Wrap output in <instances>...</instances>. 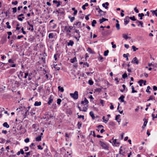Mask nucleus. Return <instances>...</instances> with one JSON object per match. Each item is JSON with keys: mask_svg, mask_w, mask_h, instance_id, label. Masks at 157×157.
I'll use <instances>...</instances> for the list:
<instances>
[{"mask_svg": "<svg viewBox=\"0 0 157 157\" xmlns=\"http://www.w3.org/2000/svg\"><path fill=\"white\" fill-rule=\"evenodd\" d=\"M49 101L48 102V104L49 105H50L52 103L53 101V99L52 98V95H51L48 98Z\"/></svg>", "mask_w": 157, "mask_h": 157, "instance_id": "nucleus-8", "label": "nucleus"}, {"mask_svg": "<svg viewBox=\"0 0 157 157\" xmlns=\"http://www.w3.org/2000/svg\"><path fill=\"white\" fill-rule=\"evenodd\" d=\"M6 24L7 25V28L9 29L11 28V26L10 25V23L9 22H6Z\"/></svg>", "mask_w": 157, "mask_h": 157, "instance_id": "nucleus-46", "label": "nucleus"}, {"mask_svg": "<svg viewBox=\"0 0 157 157\" xmlns=\"http://www.w3.org/2000/svg\"><path fill=\"white\" fill-rule=\"evenodd\" d=\"M25 17H17L18 19L20 21H22L23 19H25Z\"/></svg>", "mask_w": 157, "mask_h": 157, "instance_id": "nucleus-36", "label": "nucleus"}, {"mask_svg": "<svg viewBox=\"0 0 157 157\" xmlns=\"http://www.w3.org/2000/svg\"><path fill=\"white\" fill-rule=\"evenodd\" d=\"M105 13H100V14H98L97 15V16H100L101 17V16H105Z\"/></svg>", "mask_w": 157, "mask_h": 157, "instance_id": "nucleus-59", "label": "nucleus"}, {"mask_svg": "<svg viewBox=\"0 0 157 157\" xmlns=\"http://www.w3.org/2000/svg\"><path fill=\"white\" fill-rule=\"evenodd\" d=\"M69 28L70 27H68V26H65L64 27V30L67 33V35H68L70 36H71V34L70 33L71 32V31L69 29Z\"/></svg>", "mask_w": 157, "mask_h": 157, "instance_id": "nucleus-3", "label": "nucleus"}, {"mask_svg": "<svg viewBox=\"0 0 157 157\" xmlns=\"http://www.w3.org/2000/svg\"><path fill=\"white\" fill-rule=\"evenodd\" d=\"M20 153L22 155H23L25 153L24 151L22 149H20Z\"/></svg>", "mask_w": 157, "mask_h": 157, "instance_id": "nucleus-63", "label": "nucleus"}, {"mask_svg": "<svg viewBox=\"0 0 157 157\" xmlns=\"http://www.w3.org/2000/svg\"><path fill=\"white\" fill-rule=\"evenodd\" d=\"M81 36L80 35H77V36H75L74 37L77 40V41H78L79 40V38Z\"/></svg>", "mask_w": 157, "mask_h": 157, "instance_id": "nucleus-50", "label": "nucleus"}, {"mask_svg": "<svg viewBox=\"0 0 157 157\" xmlns=\"http://www.w3.org/2000/svg\"><path fill=\"white\" fill-rule=\"evenodd\" d=\"M116 27L118 30L120 29V25L118 23H117L116 24Z\"/></svg>", "mask_w": 157, "mask_h": 157, "instance_id": "nucleus-38", "label": "nucleus"}, {"mask_svg": "<svg viewBox=\"0 0 157 157\" xmlns=\"http://www.w3.org/2000/svg\"><path fill=\"white\" fill-rule=\"evenodd\" d=\"M8 63H14V61L12 59H10L8 60Z\"/></svg>", "mask_w": 157, "mask_h": 157, "instance_id": "nucleus-44", "label": "nucleus"}, {"mask_svg": "<svg viewBox=\"0 0 157 157\" xmlns=\"http://www.w3.org/2000/svg\"><path fill=\"white\" fill-rule=\"evenodd\" d=\"M48 37L49 38H52L54 37V35L53 33H50L48 35Z\"/></svg>", "mask_w": 157, "mask_h": 157, "instance_id": "nucleus-24", "label": "nucleus"}, {"mask_svg": "<svg viewBox=\"0 0 157 157\" xmlns=\"http://www.w3.org/2000/svg\"><path fill=\"white\" fill-rule=\"evenodd\" d=\"M113 146H117L119 145V144H120V143L119 142H117V139H115L113 140Z\"/></svg>", "mask_w": 157, "mask_h": 157, "instance_id": "nucleus-7", "label": "nucleus"}, {"mask_svg": "<svg viewBox=\"0 0 157 157\" xmlns=\"http://www.w3.org/2000/svg\"><path fill=\"white\" fill-rule=\"evenodd\" d=\"M59 90L61 92H63L64 91V89L63 87H61L59 86L58 87Z\"/></svg>", "mask_w": 157, "mask_h": 157, "instance_id": "nucleus-25", "label": "nucleus"}, {"mask_svg": "<svg viewBox=\"0 0 157 157\" xmlns=\"http://www.w3.org/2000/svg\"><path fill=\"white\" fill-rule=\"evenodd\" d=\"M109 52V51L108 50H107L105 51L104 52V55L105 56H106L108 55V54Z\"/></svg>", "mask_w": 157, "mask_h": 157, "instance_id": "nucleus-35", "label": "nucleus"}, {"mask_svg": "<svg viewBox=\"0 0 157 157\" xmlns=\"http://www.w3.org/2000/svg\"><path fill=\"white\" fill-rule=\"evenodd\" d=\"M128 76H127V74L126 73H124V74H123L122 75V78H125L127 77Z\"/></svg>", "mask_w": 157, "mask_h": 157, "instance_id": "nucleus-53", "label": "nucleus"}, {"mask_svg": "<svg viewBox=\"0 0 157 157\" xmlns=\"http://www.w3.org/2000/svg\"><path fill=\"white\" fill-rule=\"evenodd\" d=\"M105 117L103 116V117H102V119L103 120V121L104 122H105V123H106L108 121L109 119H108L107 120H105Z\"/></svg>", "mask_w": 157, "mask_h": 157, "instance_id": "nucleus-55", "label": "nucleus"}, {"mask_svg": "<svg viewBox=\"0 0 157 157\" xmlns=\"http://www.w3.org/2000/svg\"><path fill=\"white\" fill-rule=\"evenodd\" d=\"M144 82V80L142 79L138 81V83H139L140 86H142V84Z\"/></svg>", "mask_w": 157, "mask_h": 157, "instance_id": "nucleus-31", "label": "nucleus"}, {"mask_svg": "<svg viewBox=\"0 0 157 157\" xmlns=\"http://www.w3.org/2000/svg\"><path fill=\"white\" fill-rule=\"evenodd\" d=\"M29 141V139L28 138H26V139L25 140V142L26 143H28Z\"/></svg>", "mask_w": 157, "mask_h": 157, "instance_id": "nucleus-64", "label": "nucleus"}, {"mask_svg": "<svg viewBox=\"0 0 157 157\" xmlns=\"http://www.w3.org/2000/svg\"><path fill=\"white\" fill-rule=\"evenodd\" d=\"M0 140H1L0 143L1 144L4 143L5 140V139L2 138H0Z\"/></svg>", "mask_w": 157, "mask_h": 157, "instance_id": "nucleus-40", "label": "nucleus"}, {"mask_svg": "<svg viewBox=\"0 0 157 157\" xmlns=\"http://www.w3.org/2000/svg\"><path fill=\"white\" fill-rule=\"evenodd\" d=\"M56 27H57V25H56V24H53V25L52 27V28L53 29H55L56 28Z\"/></svg>", "mask_w": 157, "mask_h": 157, "instance_id": "nucleus-61", "label": "nucleus"}, {"mask_svg": "<svg viewBox=\"0 0 157 157\" xmlns=\"http://www.w3.org/2000/svg\"><path fill=\"white\" fill-rule=\"evenodd\" d=\"M151 12L153 15L155 14L156 13L157 11V9L155 10H151Z\"/></svg>", "mask_w": 157, "mask_h": 157, "instance_id": "nucleus-49", "label": "nucleus"}, {"mask_svg": "<svg viewBox=\"0 0 157 157\" xmlns=\"http://www.w3.org/2000/svg\"><path fill=\"white\" fill-rule=\"evenodd\" d=\"M77 61L76 58V57H75L73 59H70V62L72 63H75L76 61Z\"/></svg>", "mask_w": 157, "mask_h": 157, "instance_id": "nucleus-23", "label": "nucleus"}, {"mask_svg": "<svg viewBox=\"0 0 157 157\" xmlns=\"http://www.w3.org/2000/svg\"><path fill=\"white\" fill-rule=\"evenodd\" d=\"M81 22H76L75 23H74V26H77V27H76V28H81Z\"/></svg>", "mask_w": 157, "mask_h": 157, "instance_id": "nucleus-6", "label": "nucleus"}, {"mask_svg": "<svg viewBox=\"0 0 157 157\" xmlns=\"http://www.w3.org/2000/svg\"><path fill=\"white\" fill-rule=\"evenodd\" d=\"M144 16V14L143 13H139L138 14V16L140 17V19L142 20L143 19V17Z\"/></svg>", "mask_w": 157, "mask_h": 157, "instance_id": "nucleus-30", "label": "nucleus"}, {"mask_svg": "<svg viewBox=\"0 0 157 157\" xmlns=\"http://www.w3.org/2000/svg\"><path fill=\"white\" fill-rule=\"evenodd\" d=\"M68 18L70 19V21L71 22H72L75 19V17H71L70 16H68Z\"/></svg>", "mask_w": 157, "mask_h": 157, "instance_id": "nucleus-27", "label": "nucleus"}, {"mask_svg": "<svg viewBox=\"0 0 157 157\" xmlns=\"http://www.w3.org/2000/svg\"><path fill=\"white\" fill-rule=\"evenodd\" d=\"M16 71V70L15 69L12 68L9 70V73L10 74H12L15 72Z\"/></svg>", "mask_w": 157, "mask_h": 157, "instance_id": "nucleus-11", "label": "nucleus"}, {"mask_svg": "<svg viewBox=\"0 0 157 157\" xmlns=\"http://www.w3.org/2000/svg\"><path fill=\"white\" fill-rule=\"evenodd\" d=\"M124 95H122L120 97H119V100H121V102H124Z\"/></svg>", "mask_w": 157, "mask_h": 157, "instance_id": "nucleus-20", "label": "nucleus"}, {"mask_svg": "<svg viewBox=\"0 0 157 157\" xmlns=\"http://www.w3.org/2000/svg\"><path fill=\"white\" fill-rule=\"evenodd\" d=\"M143 121H144L143 126H142V128H144L146 126L147 122V121L145 119H144Z\"/></svg>", "mask_w": 157, "mask_h": 157, "instance_id": "nucleus-14", "label": "nucleus"}, {"mask_svg": "<svg viewBox=\"0 0 157 157\" xmlns=\"http://www.w3.org/2000/svg\"><path fill=\"white\" fill-rule=\"evenodd\" d=\"M88 6V3H86L84 5H83L82 6V8L84 10H85L86 9V8H85L86 6Z\"/></svg>", "mask_w": 157, "mask_h": 157, "instance_id": "nucleus-28", "label": "nucleus"}, {"mask_svg": "<svg viewBox=\"0 0 157 157\" xmlns=\"http://www.w3.org/2000/svg\"><path fill=\"white\" fill-rule=\"evenodd\" d=\"M24 150L25 151H26L29 150V147H25L24 148Z\"/></svg>", "mask_w": 157, "mask_h": 157, "instance_id": "nucleus-62", "label": "nucleus"}, {"mask_svg": "<svg viewBox=\"0 0 157 157\" xmlns=\"http://www.w3.org/2000/svg\"><path fill=\"white\" fill-rule=\"evenodd\" d=\"M56 12L57 13H60L61 14H63L64 13V12L63 11H60L59 9V10H57L56 11Z\"/></svg>", "mask_w": 157, "mask_h": 157, "instance_id": "nucleus-41", "label": "nucleus"}, {"mask_svg": "<svg viewBox=\"0 0 157 157\" xmlns=\"http://www.w3.org/2000/svg\"><path fill=\"white\" fill-rule=\"evenodd\" d=\"M129 19L128 16H126L125 17L124 19V25H126L129 22Z\"/></svg>", "mask_w": 157, "mask_h": 157, "instance_id": "nucleus-4", "label": "nucleus"}, {"mask_svg": "<svg viewBox=\"0 0 157 157\" xmlns=\"http://www.w3.org/2000/svg\"><path fill=\"white\" fill-rule=\"evenodd\" d=\"M82 124V123L81 122L78 121V122L77 124V126L78 127V128L79 129L81 127Z\"/></svg>", "mask_w": 157, "mask_h": 157, "instance_id": "nucleus-26", "label": "nucleus"}, {"mask_svg": "<svg viewBox=\"0 0 157 157\" xmlns=\"http://www.w3.org/2000/svg\"><path fill=\"white\" fill-rule=\"evenodd\" d=\"M109 5L108 2H106L105 3H103L102 4V6L104 7L105 9L108 8V6Z\"/></svg>", "mask_w": 157, "mask_h": 157, "instance_id": "nucleus-10", "label": "nucleus"}, {"mask_svg": "<svg viewBox=\"0 0 157 157\" xmlns=\"http://www.w3.org/2000/svg\"><path fill=\"white\" fill-rule=\"evenodd\" d=\"M98 12L99 13L98 14H100V13H106V11H103L102 10H101L100 9L98 10Z\"/></svg>", "mask_w": 157, "mask_h": 157, "instance_id": "nucleus-48", "label": "nucleus"}, {"mask_svg": "<svg viewBox=\"0 0 157 157\" xmlns=\"http://www.w3.org/2000/svg\"><path fill=\"white\" fill-rule=\"evenodd\" d=\"M3 127H6L7 128H8L10 127L9 125L7 124V122H4L3 124Z\"/></svg>", "mask_w": 157, "mask_h": 157, "instance_id": "nucleus-18", "label": "nucleus"}, {"mask_svg": "<svg viewBox=\"0 0 157 157\" xmlns=\"http://www.w3.org/2000/svg\"><path fill=\"white\" fill-rule=\"evenodd\" d=\"M136 23H139V24H140V25H141V27H143V22H142L141 21H139L138 20H137L136 19Z\"/></svg>", "mask_w": 157, "mask_h": 157, "instance_id": "nucleus-21", "label": "nucleus"}, {"mask_svg": "<svg viewBox=\"0 0 157 157\" xmlns=\"http://www.w3.org/2000/svg\"><path fill=\"white\" fill-rule=\"evenodd\" d=\"M109 30H107V31H105V32H104V33H102V34L103 35H107L108 33L109 32Z\"/></svg>", "mask_w": 157, "mask_h": 157, "instance_id": "nucleus-56", "label": "nucleus"}, {"mask_svg": "<svg viewBox=\"0 0 157 157\" xmlns=\"http://www.w3.org/2000/svg\"><path fill=\"white\" fill-rule=\"evenodd\" d=\"M120 116H121L119 114L116 116L115 120L117 121H118V120L120 118Z\"/></svg>", "mask_w": 157, "mask_h": 157, "instance_id": "nucleus-54", "label": "nucleus"}, {"mask_svg": "<svg viewBox=\"0 0 157 157\" xmlns=\"http://www.w3.org/2000/svg\"><path fill=\"white\" fill-rule=\"evenodd\" d=\"M121 147H121L120 149L119 153L121 154L122 155H124L122 149H121Z\"/></svg>", "mask_w": 157, "mask_h": 157, "instance_id": "nucleus-43", "label": "nucleus"}, {"mask_svg": "<svg viewBox=\"0 0 157 157\" xmlns=\"http://www.w3.org/2000/svg\"><path fill=\"white\" fill-rule=\"evenodd\" d=\"M41 105V102L40 101H36L34 104L35 106H40Z\"/></svg>", "mask_w": 157, "mask_h": 157, "instance_id": "nucleus-16", "label": "nucleus"}, {"mask_svg": "<svg viewBox=\"0 0 157 157\" xmlns=\"http://www.w3.org/2000/svg\"><path fill=\"white\" fill-rule=\"evenodd\" d=\"M90 115L92 117V119H95V116H94V114L93 111H91L90 112Z\"/></svg>", "mask_w": 157, "mask_h": 157, "instance_id": "nucleus-17", "label": "nucleus"}, {"mask_svg": "<svg viewBox=\"0 0 157 157\" xmlns=\"http://www.w3.org/2000/svg\"><path fill=\"white\" fill-rule=\"evenodd\" d=\"M82 118L83 120L84 119V117L83 115H78V118Z\"/></svg>", "mask_w": 157, "mask_h": 157, "instance_id": "nucleus-58", "label": "nucleus"}, {"mask_svg": "<svg viewBox=\"0 0 157 157\" xmlns=\"http://www.w3.org/2000/svg\"><path fill=\"white\" fill-rule=\"evenodd\" d=\"M131 62L133 63H136V64H138L139 63V61L137 58L135 57L133 58Z\"/></svg>", "mask_w": 157, "mask_h": 157, "instance_id": "nucleus-5", "label": "nucleus"}, {"mask_svg": "<svg viewBox=\"0 0 157 157\" xmlns=\"http://www.w3.org/2000/svg\"><path fill=\"white\" fill-rule=\"evenodd\" d=\"M12 10H13V13H15L17 11V7H15L13 8H12Z\"/></svg>", "mask_w": 157, "mask_h": 157, "instance_id": "nucleus-52", "label": "nucleus"}, {"mask_svg": "<svg viewBox=\"0 0 157 157\" xmlns=\"http://www.w3.org/2000/svg\"><path fill=\"white\" fill-rule=\"evenodd\" d=\"M88 83L90 85H92L94 83V82L91 79H90L88 81Z\"/></svg>", "mask_w": 157, "mask_h": 157, "instance_id": "nucleus-47", "label": "nucleus"}, {"mask_svg": "<svg viewBox=\"0 0 157 157\" xmlns=\"http://www.w3.org/2000/svg\"><path fill=\"white\" fill-rule=\"evenodd\" d=\"M132 93H137V90H134V88L133 86H132Z\"/></svg>", "mask_w": 157, "mask_h": 157, "instance_id": "nucleus-32", "label": "nucleus"}, {"mask_svg": "<svg viewBox=\"0 0 157 157\" xmlns=\"http://www.w3.org/2000/svg\"><path fill=\"white\" fill-rule=\"evenodd\" d=\"M89 102L86 98H85L84 101H81L82 104H84V103H86V104H87Z\"/></svg>", "mask_w": 157, "mask_h": 157, "instance_id": "nucleus-22", "label": "nucleus"}, {"mask_svg": "<svg viewBox=\"0 0 157 157\" xmlns=\"http://www.w3.org/2000/svg\"><path fill=\"white\" fill-rule=\"evenodd\" d=\"M61 102V100L60 98H58L57 100V103L58 105H60V104Z\"/></svg>", "mask_w": 157, "mask_h": 157, "instance_id": "nucleus-45", "label": "nucleus"}, {"mask_svg": "<svg viewBox=\"0 0 157 157\" xmlns=\"http://www.w3.org/2000/svg\"><path fill=\"white\" fill-rule=\"evenodd\" d=\"M100 145L105 150H109V145L106 143H104L101 140L99 141Z\"/></svg>", "mask_w": 157, "mask_h": 157, "instance_id": "nucleus-1", "label": "nucleus"}, {"mask_svg": "<svg viewBox=\"0 0 157 157\" xmlns=\"http://www.w3.org/2000/svg\"><path fill=\"white\" fill-rule=\"evenodd\" d=\"M88 49L89 50V52L92 54H94V52L90 48H88Z\"/></svg>", "mask_w": 157, "mask_h": 157, "instance_id": "nucleus-37", "label": "nucleus"}, {"mask_svg": "<svg viewBox=\"0 0 157 157\" xmlns=\"http://www.w3.org/2000/svg\"><path fill=\"white\" fill-rule=\"evenodd\" d=\"M70 95L71 98L74 100H76L78 97V93L77 91H75L74 93H70Z\"/></svg>", "mask_w": 157, "mask_h": 157, "instance_id": "nucleus-2", "label": "nucleus"}, {"mask_svg": "<svg viewBox=\"0 0 157 157\" xmlns=\"http://www.w3.org/2000/svg\"><path fill=\"white\" fill-rule=\"evenodd\" d=\"M109 125H111L112 126H114L115 125L113 121L110 122L109 123Z\"/></svg>", "mask_w": 157, "mask_h": 157, "instance_id": "nucleus-51", "label": "nucleus"}, {"mask_svg": "<svg viewBox=\"0 0 157 157\" xmlns=\"http://www.w3.org/2000/svg\"><path fill=\"white\" fill-rule=\"evenodd\" d=\"M41 136H38L36 138V141H40L41 140Z\"/></svg>", "mask_w": 157, "mask_h": 157, "instance_id": "nucleus-19", "label": "nucleus"}, {"mask_svg": "<svg viewBox=\"0 0 157 157\" xmlns=\"http://www.w3.org/2000/svg\"><path fill=\"white\" fill-rule=\"evenodd\" d=\"M75 30V33H76L78 34V35H80V32L79 31V30H78L75 29H74Z\"/></svg>", "mask_w": 157, "mask_h": 157, "instance_id": "nucleus-57", "label": "nucleus"}, {"mask_svg": "<svg viewBox=\"0 0 157 157\" xmlns=\"http://www.w3.org/2000/svg\"><path fill=\"white\" fill-rule=\"evenodd\" d=\"M123 36L124 38L126 40H127V39H128L129 37H128L127 35H125V34H123Z\"/></svg>", "mask_w": 157, "mask_h": 157, "instance_id": "nucleus-42", "label": "nucleus"}, {"mask_svg": "<svg viewBox=\"0 0 157 157\" xmlns=\"http://www.w3.org/2000/svg\"><path fill=\"white\" fill-rule=\"evenodd\" d=\"M129 18L130 19H131L132 21H136V19L135 18V16H133L132 17H129Z\"/></svg>", "mask_w": 157, "mask_h": 157, "instance_id": "nucleus-33", "label": "nucleus"}, {"mask_svg": "<svg viewBox=\"0 0 157 157\" xmlns=\"http://www.w3.org/2000/svg\"><path fill=\"white\" fill-rule=\"evenodd\" d=\"M16 38H17V36H16V35H13L11 38L12 39L11 40V44H12L13 42L14 41V40H15L16 39Z\"/></svg>", "mask_w": 157, "mask_h": 157, "instance_id": "nucleus-12", "label": "nucleus"}, {"mask_svg": "<svg viewBox=\"0 0 157 157\" xmlns=\"http://www.w3.org/2000/svg\"><path fill=\"white\" fill-rule=\"evenodd\" d=\"M108 21V19L102 17V19H99V22L100 24H101L104 21Z\"/></svg>", "mask_w": 157, "mask_h": 157, "instance_id": "nucleus-15", "label": "nucleus"}, {"mask_svg": "<svg viewBox=\"0 0 157 157\" xmlns=\"http://www.w3.org/2000/svg\"><path fill=\"white\" fill-rule=\"evenodd\" d=\"M132 49L133 50V51L134 52L136 51V50H138V48H136V47L134 45H133L132 46Z\"/></svg>", "mask_w": 157, "mask_h": 157, "instance_id": "nucleus-39", "label": "nucleus"}, {"mask_svg": "<svg viewBox=\"0 0 157 157\" xmlns=\"http://www.w3.org/2000/svg\"><path fill=\"white\" fill-rule=\"evenodd\" d=\"M27 23H28V25L31 28V29H30V28H29L28 29L29 30H31V31L32 32H33L34 31V28H33V25L32 24H30L29 21H27Z\"/></svg>", "mask_w": 157, "mask_h": 157, "instance_id": "nucleus-9", "label": "nucleus"}, {"mask_svg": "<svg viewBox=\"0 0 157 157\" xmlns=\"http://www.w3.org/2000/svg\"><path fill=\"white\" fill-rule=\"evenodd\" d=\"M97 23L96 21L94 20L92 22V25L93 27H94L95 26V24Z\"/></svg>", "mask_w": 157, "mask_h": 157, "instance_id": "nucleus-29", "label": "nucleus"}, {"mask_svg": "<svg viewBox=\"0 0 157 157\" xmlns=\"http://www.w3.org/2000/svg\"><path fill=\"white\" fill-rule=\"evenodd\" d=\"M18 2L17 1H15L14 2H12V5H16L17 4Z\"/></svg>", "mask_w": 157, "mask_h": 157, "instance_id": "nucleus-60", "label": "nucleus"}, {"mask_svg": "<svg viewBox=\"0 0 157 157\" xmlns=\"http://www.w3.org/2000/svg\"><path fill=\"white\" fill-rule=\"evenodd\" d=\"M68 27H70V28H69V29H70V30L71 31L72 29H75V28H76V27H75V26H74L73 27H72L71 26H68Z\"/></svg>", "mask_w": 157, "mask_h": 157, "instance_id": "nucleus-34", "label": "nucleus"}, {"mask_svg": "<svg viewBox=\"0 0 157 157\" xmlns=\"http://www.w3.org/2000/svg\"><path fill=\"white\" fill-rule=\"evenodd\" d=\"M74 44V42L73 41L70 40L69 41V42L67 43V45L68 46H72Z\"/></svg>", "mask_w": 157, "mask_h": 157, "instance_id": "nucleus-13", "label": "nucleus"}]
</instances>
